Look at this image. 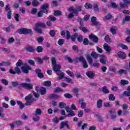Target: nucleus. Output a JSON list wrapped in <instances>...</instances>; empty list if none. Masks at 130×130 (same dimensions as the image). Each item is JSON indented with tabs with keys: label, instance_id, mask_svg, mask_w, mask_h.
I'll use <instances>...</instances> for the list:
<instances>
[{
	"label": "nucleus",
	"instance_id": "f03ea898",
	"mask_svg": "<svg viewBox=\"0 0 130 130\" xmlns=\"http://www.w3.org/2000/svg\"><path fill=\"white\" fill-rule=\"evenodd\" d=\"M32 97H33V95L32 93H30L25 98V100L26 102L24 104V105L26 106H30V105H32V103L36 101V99H32Z\"/></svg>",
	"mask_w": 130,
	"mask_h": 130
},
{
	"label": "nucleus",
	"instance_id": "c756f323",
	"mask_svg": "<svg viewBox=\"0 0 130 130\" xmlns=\"http://www.w3.org/2000/svg\"><path fill=\"white\" fill-rule=\"evenodd\" d=\"M91 56L94 59H96L98 57H99V54L96 53V52L92 51L91 53Z\"/></svg>",
	"mask_w": 130,
	"mask_h": 130
},
{
	"label": "nucleus",
	"instance_id": "a878e982",
	"mask_svg": "<svg viewBox=\"0 0 130 130\" xmlns=\"http://www.w3.org/2000/svg\"><path fill=\"white\" fill-rule=\"evenodd\" d=\"M57 76H59L58 77L57 80H61L62 79H63L64 78V73L62 72V71H61V72H58V74H57Z\"/></svg>",
	"mask_w": 130,
	"mask_h": 130
},
{
	"label": "nucleus",
	"instance_id": "774afa93",
	"mask_svg": "<svg viewBox=\"0 0 130 130\" xmlns=\"http://www.w3.org/2000/svg\"><path fill=\"white\" fill-rule=\"evenodd\" d=\"M28 63H29V64H30V66H35V61H34V60H32V59H29L28 60Z\"/></svg>",
	"mask_w": 130,
	"mask_h": 130
},
{
	"label": "nucleus",
	"instance_id": "0eeeda50",
	"mask_svg": "<svg viewBox=\"0 0 130 130\" xmlns=\"http://www.w3.org/2000/svg\"><path fill=\"white\" fill-rule=\"evenodd\" d=\"M48 8H49V4L48 3H45L41 6V10L45 12L46 14H48L49 10Z\"/></svg>",
	"mask_w": 130,
	"mask_h": 130
},
{
	"label": "nucleus",
	"instance_id": "e2e57ef3",
	"mask_svg": "<svg viewBox=\"0 0 130 130\" xmlns=\"http://www.w3.org/2000/svg\"><path fill=\"white\" fill-rule=\"evenodd\" d=\"M23 64V61L21 59H19L17 62L16 63V66L21 67Z\"/></svg>",
	"mask_w": 130,
	"mask_h": 130
},
{
	"label": "nucleus",
	"instance_id": "72a5a7b5",
	"mask_svg": "<svg viewBox=\"0 0 130 130\" xmlns=\"http://www.w3.org/2000/svg\"><path fill=\"white\" fill-rule=\"evenodd\" d=\"M128 84H129V82L126 80L122 79L121 80V85H122V86H125L128 85Z\"/></svg>",
	"mask_w": 130,
	"mask_h": 130
},
{
	"label": "nucleus",
	"instance_id": "c03bdc74",
	"mask_svg": "<svg viewBox=\"0 0 130 130\" xmlns=\"http://www.w3.org/2000/svg\"><path fill=\"white\" fill-rule=\"evenodd\" d=\"M43 85L46 87H50L51 86V81L49 80L46 81L43 83Z\"/></svg>",
	"mask_w": 130,
	"mask_h": 130
},
{
	"label": "nucleus",
	"instance_id": "ea45409f",
	"mask_svg": "<svg viewBox=\"0 0 130 130\" xmlns=\"http://www.w3.org/2000/svg\"><path fill=\"white\" fill-rule=\"evenodd\" d=\"M62 15V14L61 13V12L59 10H55L54 11V16H61Z\"/></svg>",
	"mask_w": 130,
	"mask_h": 130
},
{
	"label": "nucleus",
	"instance_id": "473e14b6",
	"mask_svg": "<svg viewBox=\"0 0 130 130\" xmlns=\"http://www.w3.org/2000/svg\"><path fill=\"white\" fill-rule=\"evenodd\" d=\"M51 6L52 8H56L58 6V2L56 1H53L51 3Z\"/></svg>",
	"mask_w": 130,
	"mask_h": 130
},
{
	"label": "nucleus",
	"instance_id": "aec40b11",
	"mask_svg": "<svg viewBox=\"0 0 130 130\" xmlns=\"http://www.w3.org/2000/svg\"><path fill=\"white\" fill-rule=\"evenodd\" d=\"M86 75L89 79H93V78L95 77V72H93V71H88L86 72Z\"/></svg>",
	"mask_w": 130,
	"mask_h": 130
},
{
	"label": "nucleus",
	"instance_id": "5fc2aeb1",
	"mask_svg": "<svg viewBox=\"0 0 130 130\" xmlns=\"http://www.w3.org/2000/svg\"><path fill=\"white\" fill-rule=\"evenodd\" d=\"M42 113V111H41V109H37L36 111V113L35 115H41V114Z\"/></svg>",
	"mask_w": 130,
	"mask_h": 130
},
{
	"label": "nucleus",
	"instance_id": "4d7b16f0",
	"mask_svg": "<svg viewBox=\"0 0 130 130\" xmlns=\"http://www.w3.org/2000/svg\"><path fill=\"white\" fill-rule=\"evenodd\" d=\"M84 7L85 9H92V8H93V6H92V5L88 3L85 4Z\"/></svg>",
	"mask_w": 130,
	"mask_h": 130
},
{
	"label": "nucleus",
	"instance_id": "7ed1b4c3",
	"mask_svg": "<svg viewBox=\"0 0 130 130\" xmlns=\"http://www.w3.org/2000/svg\"><path fill=\"white\" fill-rule=\"evenodd\" d=\"M75 62H82L83 67L84 69H87L89 66L88 65V63H87V61H86V59L83 56H80L79 58H76L75 60Z\"/></svg>",
	"mask_w": 130,
	"mask_h": 130
},
{
	"label": "nucleus",
	"instance_id": "4c0bfd02",
	"mask_svg": "<svg viewBox=\"0 0 130 130\" xmlns=\"http://www.w3.org/2000/svg\"><path fill=\"white\" fill-rule=\"evenodd\" d=\"M77 37H78V34L75 32L73 35L71 36L70 38H71V40L73 42H75V41H76V39H77Z\"/></svg>",
	"mask_w": 130,
	"mask_h": 130
},
{
	"label": "nucleus",
	"instance_id": "f3484780",
	"mask_svg": "<svg viewBox=\"0 0 130 130\" xmlns=\"http://www.w3.org/2000/svg\"><path fill=\"white\" fill-rule=\"evenodd\" d=\"M49 99H52L53 100H56V99H59V95L57 94H50L48 96Z\"/></svg>",
	"mask_w": 130,
	"mask_h": 130
},
{
	"label": "nucleus",
	"instance_id": "b1692460",
	"mask_svg": "<svg viewBox=\"0 0 130 130\" xmlns=\"http://www.w3.org/2000/svg\"><path fill=\"white\" fill-rule=\"evenodd\" d=\"M40 93L41 95H45L46 94V88L44 87H41L40 88Z\"/></svg>",
	"mask_w": 130,
	"mask_h": 130
},
{
	"label": "nucleus",
	"instance_id": "6ab92c4d",
	"mask_svg": "<svg viewBox=\"0 0 130 130\" xmlns=\"http://www.w3.org/2000/svg\"><path fill=\"white\" fill-rule=\"evenodd\" d=\"M103 47L104 49L107 51V53L110 54V51H111V47H110V46L108 45L107 44H105L103 45Z\"/></svg>",
	"mask_w": 130,
	"mask_h": 130
},
{
	"label": "nucleus",
	"instance_id": "4468645a",
	"mask_svg": "<svg viewBox=\"0 0 130 130\" xmlns=\"http://www.w3.org/2000/svg\"><path fill=\"white\" fill-rule=\"evenodd\" d=\"M117 54L118 57L121 58V59H125V58H126V54L122 51H119Z\"/></svg>",
	"mask_w": 130,
	"mask_h": 130
},
{
	"label": "nucleus",
	"instance_id": "58836bf2",
	"mask_svg": "<svg viewBox=\"0 0 130 130\" xmlns=\"http://www.w3.org/2000/svg\"><path fill=\"white\" fill-rule=\"evenodd\" d=\"M46 14V12L45 11H44L43 10H41L38 12V18H41L42 17H43V14Z\"/></svg>",
	"mask_w": 130,
	"mask_h": 130
},
{
	"label": "nucleus",
	"instance_id": "6e6552de",
	"mask_svg": "<svg viewBox=\"0 0 130 130\" xmlns=\"http://www.w3.org/2000/svg\"><path fill=\"white\" fill-rule=\"evenodd\" d=\"M97 18L95 16H92L91 17V22L92 23V26H101L100 22L96 21Z\"/></svg>",
	"mask_w": 130,
	"mask_h": 130
},
{
	"label": "nucleus",
	"instance_id": "393cba45",
	"mask_svg": "<svg viewBox=\"0 0 130 130\" xmlns=\"http://www.w3.org/2000/svg\"><path fill=\"white\" fill-rule=\"evenodd\" d=\"M69 124L68 121H62L60 125V128H64V126H67Z\"/></svg>",
	"mask_w": 130,
	"mask_h": 130
},
{
	"label": "nucleus",
	"instance_id": "423d86ee",
	"mask_svg": "<svg viewBox=\"0 0 130 130\" xmlns=\"http://www.w3.org/2000/svg\"><path fill=\"white\" fill-rule=\"evenodd\" d=\"M10 74H12V75H16V74H21V70L17 66L15 67L14 71L13 69H10L9 70Z\"/></svg>",
	"mask_w": 130,
	"mask_h": 130
},
{
	"label": "nucleus",
	"instance_id": "dca6fc26",
	"mask_svg": "<svg viewBox=\"0 0 130 130\" xmlns=\"http://www.w3.org/2000/svg\"><path fill=\"white\" fill-rule=\"evenodd\" d=\"M82 124H83V122L82 121H80L78 122L77 126L78 127H81V129L82 130H84L85 128H86V127H87V126H88V124L84 123L82 125Z\"/></svg>",
	"mask_w": 130,
	"mask_h": 130
},
{
	"label": "nucleus",
	"instance_id": "ddd939ff",
	"mask_svg": "<svg viewBox=\"0 0 130 130\" xmlns=\"http://www.w3.org/2000/svg\"><path fill=\"white\" fill-rule=\"evenodd\" d=\"M9 5H7L5 7V10L7 12H8L7 13V17L8 19H12V10L11 9H10V7H9Z\"/></svg>",
	"mask_w": 130,
	"mask_h": 130
},
{
	"label": "nucleus",
	"instance_id": "3c124183",
	"mask_svg": "<svg viewBox=\"0 0 130 130\" xmlns=\"http://www.w3.org/2000/svg\"><path fill=\"white\" fill-rule=\"evenodd\" d=\"M77 38L78 42H79L80 43H81V42H83L84 40L83 36H77Z\"/></svg>",
	"mask_w": 130,
	"mask_h": 130
},
{
	"label": "nucleus",
	"instance_id": "09e8293b",
	"mask_svg": "<svg viewBox=\"0 0 130 130\" xmlns=\"http://www.w3.org/2000/svg\"><path fill=\"white\" fill-rule=\"evenodd\" d=\"M60 92H63V89L60 87H57L54 90V93H60Z\"/></svg>",
	"mask_w": 130,
	"mask_h": 130
},
{
	"label": "nucleus",
	"instance_id": "37998d69",
	"mask_svg": "<svg viewBox=\"0 0 130 130\" xmlns=\"http://www.w3.org/2000/svg\"><path fill=\"white\" fill-rule=\"evenodd\" d=\"M64 58L66 60H68L69 62H70V63H73L74 61L73 59H71L70 57H69L67 55L64 56Z\"/></svg>",
	"mask_w": 130,
	"mask_h": 130
},
{
	"label": "nucleus",
	"instance_id": "f704fd0d",
	"mask_svg": "<svg viewBox=\"0 0 130 130\" xmlns=\"http://www.w3.org/2000/svg\"><path fill=\"white\" fill-rule=\"evenodd\" d=\"M105 41H106L107 43H108L109 42H111L112 41L111 40V39H110L109 35H106L105 37Z\"/></svg>",
	"mask_w": 130,
	"mask_h": 130
},
{
	"label": "nucleus",
	"instance_id": "0e129e2a",
	"mask_svg": "<svg viewBox=\"0 0 130 130\" xmlns=\"http://www.w3.org/2000/svg\"><path fill=\"white\" fill-rule=\"evenodd\" d=\"M93 9L96 12H99V7L98 6V5L94 4L93 6Z\"/></svg>",
	"mask_w": 130,
	"mask_h": 130
},
{
	"label": "nucleus",
	"instance_id": "49530a36",
	"mask_svg": "<svg viewBox=\"0 0 130 130\" xmlns=\"http://www.w3.org/2000/svg\"><path fill=\"white\" fill-rule=\"evenodd\" d=\"M31 5L34 7H38L39 5V2L37 0H33L31 3Z\"/></svg>",
	"mask_w": 130,
	"mask_h": 130
},
{
	"label": "nucleus",
	"instance_id": "cd10ccee",
	"mask_svg": "<svg viewBox=\"0 0 130 130\" xmlns=\"http://www.w3.org/2000/svg\"><path fill=\"white\" fill-rule=\"evenodd\" d=\"M80 30H82L84 33H87L88 32V28L84 26V24L79 27Z\"/></svg>",
	"mask_w": 130,
	"mask_h": 130
},
{
	"label": "nucleus",
	"instance_id": "f8f14e48",
	"mask_svg": "<svg viewBox=\"0 0 130 130\" xmlns=\"http://www.w3.org/2000/svg\"><path fill=\"white\" fill-rule=\"evenodd\" d=\"M35 72L39 79H43L44 78V74L41 72V69L39 68L36 69Z\"/></svg>",
	"mask_w": 130,
	"mask_h": 130
},
{
	"label": "nucleus",
	"instance_id": "680f3d73",
	"mask_svg": "<svg viewBox=\"0 0 130 130\" xmlns=\"http://www.w3.org/2000/svg\"><path fill=\"white\" fill-rule=\"evenodd\" d=\"M49 34L51 37H54L55 36V31L53 29L50 30Z\"/></svg>",
	"mask_w": 130,
	"mask_h": 130
},
{
	"label": "nucleus",
	"instance_id": "5701e85b",
	"mask_svg": "<svg viewBox=\"0 0 130 130\" xmlns=\"http://www.w3.org/2000/svg\"><path fill=\"white\" fill-rule=\"evenodd\" d=\"M86 59L88 61L89 65L92 66V64L93 63V58L89 55H87L86 56Z\"/></svg>",
	"mask_w": 130,
	"mask_h": 130
},
{
	"label": "nucleus",
	"instance_id": "8fccbe9b",
	"mask_svg": "<svg viewBox=\"0 0 130 130\" xmlns=\"http://www.w3.org/2000/svg\"><path fill=\"white\" fill-rule=\"evenodd\" d=\"M75 112L73 111H70L68 114L66 116L67 117H72V116H75Z\"/></svg>",
	"mask_w": 130,
	"mask_h": 130
},
{
	"label": "nucleus",
	"instance_id": "6e6d98bb",
	"mask_svg": "<svg viewBox=\"0 0 130 130\" xmlns=\"http://www.w3.org/2000/svg\"><path fill=\"white\" fill-rule=\"evenodd\" d=\"M82 42L84 45H88L89 44V40L87 38H84Z\"/></svg>",
	"mask_w": 130,
	"mask_h": 130
},
{
	"label": "nucleus",
	"instance_id": "9d476101",
	"mask_svg": "<svg viewBox=\"0 0 130 130\" xmlns=\"http://www.w3.org/2000/svg\"><path fill=\"white\" fill-rule=\"evenodd\" d=\"M61 69V66L59 64H56L53 66V70L54 71V72H56L57 75H58V73L61 71V70H60Z\"/></svg>",
	"mask_w": 130,
	"mask_h": 130
},
{
	"label": "nucleus",
	"instance_id": "864d4df0",
	"mask_svg": "<svg viewBox=\"0 0 130 130\" xmlns=\"http://www.w3.org/2000/svg\"><path fill=\"white\" fill-rule=\"evenodd\" d=\"M43 40H44L43 37H39L37 39V41L38 42V43H42V42H43Z\"/></svg>",
	"mask_w": 130,
	"mask_h": 130
},
{
	"label": "nucleus",
	"instance_id": "2f4dec72",
	"mask_svg": "<svg viewBox=\"0 0 130 130\" xmlns=\"http://www.w3.org/2000/svg\"><path fill=\"white\" fill-rule=\"evenodd\" d=\"M16 103L19 105L20 109H23V108L25 107V105H24V104H23V103L20 101H17Z\"/></svg>",
	"mask_w": 130,
	"mask_h": 130
},
{
	"label": "nucleus",
	"instance_id": "39448f33",
	"mask_svg": "<svg viewBox=\"0 0 130 130\" xmlns=\"http://www.w3.org/2000/svg\"><path fill=\"white\" fill-rule=\"evenodd\" d=\"M20 87L26 89V90H32L33 89V84L30 83H23L20 85Z\"/></svg>",
	"mask_w": 130,
	"mask_h": 130
},
{
	"label": "nucleus",
	"instance_id": "338daca9",
	"mask_svg": "<svg viewBox=\"0 0 130 130\" xmlns=\"http://www.w3.org/2000/svg\"><path fill=\"white\" fill-rule=\"evenodd\" d=\"M47 19H48V20H50V21H56V18L52 16H49V17H47Z\"/></svg>",
	"mask_w": 130,
	"mask_h": 130
},
{
	"label": "nucleus",
	"instance_id": "7c9ffc66",
	"mask_svg": "<svg viewBox=\"0 0 130 130\" xmlns=\"http://www.w3.org/2000/svg\"><path fill=\"white\" fill-rule=\"evenodd\" d=\"M102 92L104 94H109V90L107 88V86H103L102 87Z\"/></svg>",
	"mask_w": 130,
	"mask_h": 130
},
{
	"label": "nucleus",
	"instance_id": "f257e3e1",
	"mask_svg": "<svg viewBox=\"0 0 130 130\" xmlns=\"http://www.w3.org/2000/svg\"><path fill=\"white\" fill-rule=\"evenodd\" d=\"M46 24L44 22H38L36 23L35 31L38 34H42V28H45Z\"/></svg>",
	"mask_w": 130,
	"mask_h": 130
},
{
	"label": "nucleus",
	"instance_id": "79ce46f5",
	"mask_svg": "<svg viewBox=\"0 0 130 130\" xmlns=\"http://www.w3.org/2000/svg\"><path fill=\"white\" fill-rule=\"evenodd\" d=\"M36 51L38 53L43 52V48L41 46H38L36 48Z\"/></svg>",
	"mask_w": 130,
	"mask_h": 130
},
{
	"label": "nucleus",
	"instance_id": "e433bc0d",
	"mask_svg": "<svg viewBox=\"0 0 130 130\" xmlns=\"http://www.w3.org/2000/svg\"><path fill=\"white\" fill-rule=\"evenodd\" d=\"M94 116H95V117H96L97 119H98V120L101 121V122H102V121H103V118H102V116H101L100 115V114H99V113L98 114H96L94 115Z\"/></svg>",
	"mask_w": 130,
	"mask_h": 130
},
{
	"label": "nucleus",
	"instance_id": "c9c22d12",
	"mask_svg": "<svg viewBox=\"0 0 130 130\" xmlns=\"http://www.w3.org/2000/svg\"><path fill=\"white\" fill-rule=\"evenodd\" d=\"M109 113L111 114L112 119L116 118V116L114 115V114H115V110H110Z\"/></svg>",
	"mask_w": 130,
	"mask_h": 130
},
{
	"label": "nucleus",
	"instance_id": "2eb2a0df",
	"mask_svg": "<svg viewBox=\"0 0 130 130\" xmlns=\"http://www.w3.org/2000/svg\"><path fill=\"white\" fill-rule=\"evenodd\" d=\"M123 95L125 97H128V101H130V86L127 87V91L125 90L123 92Z\"/></svg>",
	"mask_w": 130,
	"mask_h": 130
},
{
	"label": "nucleus",
	"instance_id": "412c9836",
	"mask_svg": "<svg viewBox=\"0 0 130 130\" xmlns=\"http://www.w3.org/2000/svg\"><path fill=\"white\" fill-rule=\"evenodd\" d=\"M79 103L80 104V106L82 109H85L86 108V105H87V104L84 102V99H82L80 100Z\"/></svg>",
	"mask_w": 130,
	"mask_h": 130
},
{
	"label": "nucleus",
	"instance_id": "13d9d810",
	"mask_svg": "<svg viewBox=\"0 0 130 130\" xmlns=\"http://www.w3.org/2000/svg\"><path fill=\"white\" fill-rule=\"evenodd\" d=\"M63 43H64V40L62 39H59V40L58 41V44L60 46H61V45H63Z\"/></svg>",
	"mask_w": 130,
	"mask_h": 130
},
{
	"label": "nucleus",
	"instance_id": "1a4fd4ad",
	"mask_svg": "<svg viewBox=\"0 0 130 130\" xmlns=\"http://www.w3.org/2000/svg\"><path fill=\"white\" fill-rule=\"evenodd\" d=\"M21 70L24 74H29V71L32 70V68L30 66L27 65L26 66H22L21 67Z\"/></svg>",
	"mask_w": 130,
	"mask_h": 130
},
{
	"label": "nucleus",
	"instance_id": "a19ab883",
	"mask_svg": "<svg viewBox=\"0 0 130 130\" xmlns=\"http://www.w3.org/2000/svg\"><path fill=\"white\" fill-rule=\"evenodd\" d=\"M112 18V15H111V14L109 13L104 18V21H107L108 20H110Z\"/></svg>",
	"mask_w": 130,
	"mask_h": 130
},
{
	"label": "nucleus",
	"instance_id": "603ef678",
	"mask_svg": "<svg viewBox=\"0 0 130 130\" xmlns=\"http://www.w3.org/2000/svg\"><path fill=\"white\" fill-rule=\"evenodd\" d=\"M39 119H40V117L38 115H35V116L32 118V120L35 122L39 121Z\"/></svg>",
	"mask_w": 130,
	"mask_h": 130
},
{
	"label": "nucleus",
	"instance_id": "a211bd4d",
	"mask_svg": "<svg viewBox=\"0 0 130 130\" xmlns=\"http://www.w3.org/2000/svg\"><path fill=\"white\" fill-rule=\"evenodd\" d=\"M26 51L27 52H30V53H33L35 52V49L34 47L32 46H28L25 48Z\"/></svg>",
	"mask_w": 130,
	"mask_h": 130
},
{
	"label": "nucleus",
	"instance_id": "20e7f679",
	"mask_svg": "<svg viewBox=\"0 0 130 130\" xmlns=\"http://www.w3.org/2000/svg\"><path fill=\"white\" fill-rule=\"evenodd\" d=\"M19 34H31L32 32V29H27L26 28L22 27L19 28L17 30Z\"/></svg>",
	"mask_w": 130,
	"mask_h": 130
},
{
	"label": "nucleus",
	"instance_id": "bb28decb",
	"mask_svg": "<svg viewBox=\"0 0 130 130\" xmlns=\"http://www.w3.org/2000/svg\"><path fill=\"white\" fill-rule=\"evenodd\" d=\"M14 123L16 126H20L21 125H23L24 122L23 121L21 120H16L14 121Z\"/></svg>",
	"mask_w": 130,
	"mask_h": 130
},
{
	"label": "nucleus",
	"instance_id": "052dcab7",
	"mask_svg": "<svg viewBox=\"0 0 130 130\" xmlns=\"http://www.w3.org/2000/svg\"><path fill=\"white\" fill-rule=\"evenodd\" d=\"M118 90H119V88H118V87H117V86H113L111 88V90L113 92H117V91H118Z\"/></svg>",
	"mask_w": 130,
	"mask_h": 130
},
{
	"label": "nucleus",
	"instance_id": "a18cd8bd",
	"mask_svg": "<svg viewBox=\"0 0 130 130\" xmlns=\"http://www.w3.org/2000/svg\"><path fill=\"white\" fill-rule=\"evenodd\" d=\"M59 108L62 109V108H64L65 107H67V104L63 103V102H60L59 103Z\"/></svg>",
	"mask_w": 130,
	"mask_h": 130
},
{
	"label": "nucleus",
	"instance_id": "69168bd1",
	"mask_svg": "<svg viewBox=\"0 0 130 130\" xmlns=\"http://www.w3.org/2000/svg\"><path fill=\"white\" fill-rule=\"evenodd\" d=\"M77 22H79V25L80 26L84 25V23H83V19L80 17L77 18Z\"/></svg>",
	"mask_w": 130,
	"mask_h": 130
},
{
	"label": "nucleus",
	"instance_id": "9b49d317",
	"mask_svg": "<svg viewBox=\"0 0 130 130\" xmlns=\"http://www.w3.org/2000/svg\"><path fill=\"white\" fill-rule=\"evenodd\" d=\"M89 38L93 41L94 43H98V42L99 41V38L93 34H90V35L89 36Z\"/></svg>",
	"mask_w": 130,
	"mask_h": 130
},
{
	"label": "nucleus",
	"instance_id": "c85d7f7f",
	"mask_svg": "<svg viewBox=\"0 0 130 130\" xmlns=\"http://www.w3.org/2000/svg\"><path fill=\"white\" fill-rule=\"evenodd\" d=\"M103 103V101H102V100L100 99L98 100L96 103L97 107L98 108H101V107H102Z\"/></svg>",
	"mask_w": 130,
	"mask_h": 130
},
{
	"label": "nucleus",
	"instance_id": "de8ad7c7",
	"mask_svg": "<svg viewBox=\"0 0 130 130\" xmlns=\"http://www.w3.org/2000/svg\"><path fill=\"white\" fill-rule=\"evenodd\" d=\"M109 101H114L115 100V96H114V94H110L109 95Z\"/></svg>",
	"mask_w": 130,
	"mask_h": 130
},
{
	"label": "nucleus",
	"instance_id": "bf43d9fd",
	"mask_svg": "<svg viewBox=\"0 0 130 130\" xmlns=\"http://www.w3.org/2000/svg\"><path fill=\"white\" fill-rule=\"evenodd\" d=\"M64 96L65 97V98H67V99H71L73 98V95H72L71 93H65L64 94Z\"/></svg>",
	"mask_w": 130,
	"mask_h": 130
},
{
	"label": "nucleus",
	"instance_id": "4be33fe9",
	"mask_svg": "<svg viewBox=\"0 0 130 130\" xmlns=\"http://www.w3.org/2000/svg\"><path fill=\"white\" fill-rule=\"evenodd\" d=\"M119 6H120V7L118 8L119 12H120V11H121V10H122V9H124V8L127 7V5H126L122 2H121L120 3Z\"/></svg>",
	"mask_w": 130,
	"mask_h": 130
}]
</instances>
